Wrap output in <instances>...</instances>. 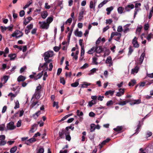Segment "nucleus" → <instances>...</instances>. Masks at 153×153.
<instances>
[{
    "mask_svg": "<svg viewBox=\"0 0 153 153\" xmlns=\"http://www.w3.org/2000/svg\"><path fill=\"white\" fill-rule=\"evenodd\" d=\"M8 79V76H3V79L4 80V83H6Z\"/></svg>",
    "mask_w": 153,
    "mask_h": 153,
    "instance_id": "59",
    "label": "nucleus"
},
{
    "mask_svg": "<svg viewBox=\"0 0 153 153\" xmlns=\"http://www.w3.org/2000/svg\"><path fill=\"white\" fill-rule=\"evenodd\" d=\"M90 131L91 132L94 131L95 129V125L94 124H92L90 126Z\"/></svg>",
    "mask_w": 153,
    "mask_h": 153,
    "instance_id": "23",
    "label": "nucleus"
},
{
    "mask_svg": "<svg viewBox=\"0 0 153 153\" xmlns=\"http://www.w3.org/2000/svg\"><path fill=\"white\" fill-rule=\"evenodd\" d=\"M109 50H107L105 53L104 54V57L106 56H107L109 54Z\"/></svg>",
    "mask_w": 153,
    "mask_h": 153,
    "instance_id": "64",
    "label": "nucleus"
},
{
    "mask_svg": "<svg viewBox=\"0 0 153 153\" xmlns=\"http://www.w3.org/2000/svg\"><path fill=\"white\" fill-rule=\"evenodd\" d=\"M81 56H83L84 53L85 51L84 49V47L83 48H81Z\"/></svg>",
    "mask_w": 153,
    "mask_h": 153,
    "instance_id": "53",
    "label": "nucleus"
},
{
    "mask_svg": "<svg viewBox=\"0 0 153 153\" xmlns=\"http://www.w3.org/2000/svg\"><path fill=\"white\" fill-rule=\"evenodd\" d=\"M65 130L63 129L61 131H59V136L61 138H63L62 137V136L64 134H65Z\"/></svg>",
    "mask_w": 153,
    "mask_h": 153,
    "instance_id": "18",
    "label": "nucleus"
},
{
    "mask_svg": "<svg viewBox=\"0 0 153 153\" xmlns=\"http://www.w3.org/2000/svg\"><path fill=\"white\" fill-rule=\"evenodd\" d=\"M121 36V34L117 32H113L111 33V39H112V38L114 36Z\"/></svg>",
    "mask_w": 153,
    "mask_h": 153,
    "instance_id": "15",
    "label": "nucleus"
},
{
    "mask_svg": "<svg viewBox=\"0 0 153 153\" xmlns=\"http://www.w3.org/2000/svg\"><path fill=\"white\" fill-rule=\"evenodd\" d=\"M49 70L50 71H51L52 70V69L53 68V65L52 63H50L49 65Z\"/></svg>",
    "mask_w": 153,
    "mask_h": 153,
    "instance_id": "60",
    "label": "nucleus"
},
{
    "mask_svg": "<svg viewBox=\"0 0 153 153\" xmlns=\"http://www.w3.org/2000/svg\"><path fill=\"white\" fill-rule=\"evenodd\" d=\"M96 103V100H92L90 101L89 102H88V105L91 107L92 105L94 104H95Z\"/></svg>",
    "mask_w": 153,
    "mask_h": 153,
    "instance_id": "21",
    "label": "nucleus"
},
{
    "mask_svg": "<svg viewBox=\"0 0 153 153\" xmlns=\"http://www.w3.org/2000/svg\"><path fill=\"white\" fill-rule=\"evenodd\" d=\"M45 7L46 9H49L50 8V6L48 5V4L47 3H46L45 4Z\"/></svg>",
    "mask_w": 153,
    "mask_h": 153,
    "instance_id": "63",
    "label": "nucleus"
},
{
    "mask_svg": "<svg viewBox=\"0 0 153 153\" xmlns=\"http://www.w3.org/2000/svg\"><path fill=\"white\" fill-rule=\"evenodd\" d=\"M113 104V101L111 100H110L107 102L106 105L107 106H109L110 105H112Z\"/></svg>",
    "mask_w": 153,
    "mask_h": 153,
    "instance_id": "39",
    "label": "nucleus"
},
{
    "mask_svg": "<svg viewBox=\"0 0 153 153\" xmlns=\"http://www.w3.org/2000/svg\"><path fill=\"white\" fill-rule=\"evenodd\" d=\"M25 77L22 75L20 76L17 78V80L19 82L23 81L25 79Z\"/></svg>",
    "mask_w": 153,
    "mask_h": 153,
    "instance_id": "17",
    "label": "nucleus"
},
{
    "mask_svg": "<svg viewBox=\"0 0 153 153\" xmlns=\"http://www.w3.org/2000/svg\"><path fill=\"white\" fill-rule=\"evenodd\" d=\"M7 130H13L14 129L16 128V126L14 125V122H10L7 124Z\"/></svg>",
    "mask_w": 153,
    "mask_h": 153,
    "instance_id": "4",
    "label": "nucleus"
},
{
    "mask_svg": "<svg viewBox=\"0 0 153 153\" xmlns=\"http://www.w3.org/2000/svg\"><path fill=\"white\" fill-rule=\"evenodd\" d=\"M9 51V50L7 47H6L4 51V56L5 57L6 56V54L8 53Z\"/></svg>",
    "mask_w": 153,
    "mask_h": 153,
    "instance_id": "28",
    "label": "nucleus"
},
{
    "mask_svg": "<svg viewBox=\"0 0 153 153\" xmlns=\"http://www.w3.org/2000/svg\"><path fill=\"white\" fill-rule=\"evenodd\" d=\"M15 106L14 107V108L15 109H16L18 108H19V101L18 100H17L15 102Z\"/></svg>",
    "mask_w": 153,
    "mask_h": 153,
    "instance_id": "34",
    "label": "nucleus"
},
{
    "mask_svg": "<svg viewBox=\"0 0 153 153\" xmlns=\"http://www.w3.org/2000/svg\"><path fill=\"white\" fill-rule=\"evenodd\" d=\"M39 24L40 25V27L42 29H47L49 27V25L46 22H39Z\"/></svg>",
    "mask_w": 153,
    "mask_h": 153,
    "instance_id": "2",
    "label": "nucleus"
},
{
    "mask_svg": "<svg viewBox=\"0 0 153 153\" xmlns=\"http://www.w3.org/2000/svg\"><path fill=\"white\" fill-rule=\"evenodd\" d=\"M79 83L78 82H76L71 84V85L72 87H77L79 85Z\"/></svg>",
    "mask_w": 153,
    "mask_h": 153,
    "instance_id": "32",
    "label": "nucleus"
},
{
    "mask_svg": "<svg viewBox=\"0 0 153 153\" xmlns=\"http://www.w3.org/2000/svg\"><path fill=\"white\" fill-rule=\"evenodd\" d=\"M123 30V27L122 26H119L118 27L117 31L118 32H121Z\"/></svg>",
    "mask_w": 153,
    "mask_h": 153,
    "instance_id": "44",
    "label": "nucleus"
},
{
    "mask_svg": "<svg viewBox=\"0 0 153 153\" xmlns=\"http://www.w3.org/2000/svg\"><path fill=\"white\" fill-rule=\"evenodd\" d=\"M98 69H96V68H93L90 71L91 72L90 73H89V75H90V74H93V73H95L96 71H97Z\"/></svg>",
    "mask_w": 153,
    "mask_h": 153,
    "instance_id": "36",
    "label": "nucleus"
},
{
    "mask_svg": "<svg viewBox=\"0 0 153 153\" xmlns=\"http://www.w3.org/2000/svg\"><path fill=\"white\" fill-rule=\"evenodd\" d=\"M139 69V68L137 66H136L134 68L131 70V74H134V73H137Z\"/></svg>",
    "mask_w": 153,
    "mask_h": 153,
    "instance_id": "13",
    "label": "nucleus"
},
{
    "mask_svg": "<svg viewBox=\"0 0 153 153\" xmlns=\"http://www.w3.org/2000/svg\"><path fill=\"white\" fill-rule=\"evenodd\" d=\"M84 83H85L81 85V88H86L88 86L90 85H91V84L90 83L87 84V82H85Z\"/></svg>",
    "mask_w": 153,
    "mask_h": 153,
    "instance_id": "29",
    "label": "nucleus"
},
{
    "mask_svg": "<svg viewBox=\"0 0 153 153\" xmlns=\"http://www.w3.org/2000/svg\"><path fill=\"white\" fill-rule=\"evenodd\" d=\"M153 13V7H152V8L150 11L149 14V19H150L151 18L152 16V14Z\"/></svg>",
    "mask_w": 153,
    "mask_h": 153,
    "instance_id": "43",
    "label": "nucleus"
},
{
    "mask_svg": "<svg viewBox=\"0 0 153 153\" xmlns=\"http://www.w3.org/2000/svg\"><path fill=\"white\" fill-rule=\"evenodd\" d=\"M62 71V69L61 68H59L57 70V75H59Z\"/></svg>",
    "mask_w": 153,
    "mask_h": 153,
    "instance_id": "56",
    "label": "nucleus"
},
{
    "mask_svg": "<svg viewBox=\"0 0 153 153\" xmlns=\"http://www.w3.org/2000/svg\"><path fill=\"white\" fill-rule=\"evenodd\" d=\"M9 57H16V55L15 53L10 54L8 55Z\"/></svg>",
    "mask_w": 153,
    "mask_h": 153,
    "instance_id": "57",
    "label": "nucleus"
},
{
    "mask_svg": "<svg viewBox=\"0 0 153 153\" xmlns=\"http://www.w3.org/2000/svg\"><path fill=\"white\" fill-rule=\"evenodd\" d=\"M122 126H118L116 128H114V130L116 131H121L122 129Z\"/></svg>",
    "mask_w": 153,
    "mask_h": 153,
    "instance_id": "27",
    "label": "nucleus"
},
{
    "mask_svg": "<svg viewBox=\"0 0 153 153\" xmlns=\"http://www.w3.org/2000/svg\"><path fill=\"white\" fill-rule=\"evenodd\" d=\"M41 74L39 73L37 76H34V79L35 80H37L38 79H40L42 76Z\"/></svg>",
    "mask_w": 153,
    "mask_h": 153,
    "instance_id": "30",
    "label": "nucleus"
},
{
    "mask_svg": "<svg viewBox=\"0 0 153 153\" xmlns=\"http://www.w3.org/2000/svg\"><path fill=\"white\" fill-rule=\"evenodd\" d=\"M21 125V120H19L17 122L16 124V126L18 127H20Z\"/></svg>",
    "mask_w": 153,
    "mask_h": 153,
    "instance_id": "58",
    "label": "nucleus"
},
{
    "mask_svg": "<svg viewBox=\"0 0 153 153\" xmlns=\"http://www.w3.org/2000/svg\"><path fill=\"white\" fill-rule=\"evenodd\" d=\"M108 0H105L103 1L102 2L100 3L98 6V8H100L102 7L107 2H108Z\"/></svg>",
    "mask_w": 153,
    "mask_h": 153,
    "instance_id": "20",
    "label": "nucleus"
},
{
    "mask_svg": "<svg viewBox=\"0 0 153 153\" xmlns=\"http://www.w3.org/2000/svg\"><path fill=\"white\" fill-rule=\"evenodd\" d=\"M74 34L76 36L81 37L82 35V33L81 31H79L78 29H76L74 32Z\"/></svg>",
    "mask_w": 153,
    "mask_h": 153,
    "instance_id": "8",
    "label": "nucleus"
},
{
    "mask_svg": "<svg viewBox=\"0 0 153 153\" xmlns=\"http://www.w3.org/2000/svg\"><path fill=\"white\" fill-rule=\"evenodd\" d=\"M82 40L80 39L79 40V44L81 47V48H83L84 47V45L82 44Z\"/></svg>",
    "mask_w": 153,
    "mask_h": 153,
    "instance_id": "62",
    "label": "nucleus"
},
{
    "mask_svg": "<svg viewBox=\"0 0 153 153\" xmlns=\"http://www.w3.org/2000/svg\"><path fill=\"white\" fill-rule=\"evenodd\" d=\"M95 5L94 4V2L93 1H91L90 2L89 7L91 9H95Z\"/></svg>",
    "mask_w": 153,
    "mask_h": 153,
    "instance_id": "26",
    "label": "nucleus"
},
{
    "mask_svg": "<svg viewBox=\"0 0 153 153\" xmlns=\"http://www.w3.org/2000/svg\"><path fill=\"white\" fill-rule=\"evenodd\" d=\"M23 33L20 30H17L15 31L12 35V37H15L16 38L20 37L22 36Z\"/></svg>",
    "mask_w": 153,
    "mask_h": 153,
    "instance_id": "1",
    "label": "nucleus"
},
{
    "mask_svg": "<svg viewBox=\"0 0 153 153\" xmlns=\"http://www.w3.org/2000/svg\"><path fill=\"white\" fill-rule=\"evenodd\" d=\"M36 141V139L34 138H32L27 140V142L30 143H32Z\"/></svg>",
    "mask_w": 153,
    "mask_h": 153,
    "instance_id": "33",
    "label": "nucleus"
},
{
    "mask_svg": "<svg viewBox=\"0 0 153 153\" xmlns=\"http://www.w3.org/2000/svg\"><path fill=\"white\" fill-rule=\"evenodd\" d=\"M95 51L98 53H101L103 50V48L101 46L100 47H95Z\"/></svg>",
    "mask_w": 153,
    "mask_h": 153,
    "instance_id": "9",
    "label": "nucleus"
},
{
    "mask_svg": "<svg viewBox=\"0 0 153 153\" xmlns=\"http://www.w3.org/2000/svg\"><path fill=\"white\" fill-rule=\"evenodd\" d=\"M124 28L123 32L124 33H126L127 31L129 30V28L128 27H124Z\"/></svg>",
    "mask_w": 153,
    "mask_h": 153,
    "instance_id": "61",
    "label": "nucleus"
},
{
    "mask_svg": "<svg viewBox=\"0 0 153 153\" xmlns=\"http://www.w3.org/2000/svg\"><path fill=\"white\" fill-rule=\"evenodd\" d=\"M25 14V12L24 10H22L19 12V16L20 17H23Z\"/></svg>",
    "mask_w": 153,
    "mask_h": 153,
    "instance_id": "45",
    "label": "nucleus"
},
{
    "mask_svg": "<svg viewBox=\"0 0 153 153\" xmlns=\"http://www.w3.org/2000/svg\"><path fill=\"white\" fill-rule=\"evenodd\" d=\"M60 82L64 85L65 84V81L63 77H61L60 79Z\"/></svg>",
    "mask_w": 153,
    "mask_h": 153,
    "instance_id": "37",
    "label": "nucleus"
},
{
    "mask_svg": "<svg viewBox=\"0 0 153 153\" xmlns=\"http://www.w3.org/2000/svg\"><path fill=\"white\" fill-rule=\"evenodd\" d=\"M88 66V64L86 63L81 68V69H84L85 68Z\"/></svg>",
    "mask_w": 153,
    "mask_h": 153,
    "instance_id": "47",
    "label": "nucleus"
},
{
    "mask_svg": "<svg viewBox=\"0 0 153 153\" xmlns=\"http://www.w3.org/2000/svg\"><path fill=\"white\" fill-rule=\"evenodd\" d=\"M60 48L58 46H55L53 48L54 50L56 52H58L60 49Z\"/></svg>",
    "mask_w": 153,
    "mask_h": 153,
    "instance_id": "49",
    "label": "nucleus"
},
{
    "mask_svg": "<svg viewBox=\"0 0 153 153\" xmlns=\"http://www.w3.org/2000/svg\"><path fill=\"white\" fill-rule=\"evenodd\" d=\"M135 102H133L134 104H138L141 102V100L140 99H138L137 100H134Z\"/></svg>",
    "mask_w": 153,
    "mask_h": 153,
    "instance_id": "50",
    "label": "nucleus"
},
{
    "mask_svg": "<svg viewBox=\"0 0 153 153\" xmlns=\"http://www.w3.org/2000/svg\"><path fill=\"white\" fill-rule=\"evenodd\" d=\"M17 150V147L15 146L12 147L10 149V153H14Z\"/></svg>",
    "mask_w": 153,
    "mask_h": 153,
    "instance_id": "25",
    "label": "nucleus"
},
{
    "mask_svg": "<svg viewBox=\"0 0 153 153\" xmlns=\"http://www.w3.org/2000/svg\"><path fill=\"white\" fill-rule=\"evenodd\" d=\"M112 61L111 58H107L106 61V63L108 64H111Z\"/></svg>",
    "mask_w": 153,
    "mask_h": 153,
    "instance_id": "40",
    "label": "nucleus"
},
{
    "mask_svg": "<svg viewBox=\"0 0 153 153\" xmlns=\"http://www.w3.org/2000/svg\"><path fill=\"white\" fill-rule=\"evenodd\" d=\"M54 52L53 51H49L45 52L43 56L45 57H51L54 56Z\"/></svg>",
    "mask_w": 153,
    "mask_h": 153,
    "instance_id": "5",
    "label": "nucleus"
},
{
    "mask_svg": "<svg viewBox=\"0 0 153 153\" xmlns=\"http://www.w3.org/2000/svg\"><path fill=\"white\" fill-rule=\"evenodd\" d=\"M140 121H139V124L137 126V128L136 130V132H138L139 131V129L141 127V125L140 124Z\"/></svg>",
    "mask_w": 153,
    "mask_h": 153,
    "instance_id": "55",
    "label": "nucleus"
},
{
    "mask_svg": "<svg viewBox=\"0 0 153 153\" xmlns=\"http://www.w3.org/2000/svg\"><path fill=\"white\" fill-rule=\"evenodd\" d=\"M53 107H54L55 106H56V108L57 109L59 107L58 105V102L54 101L53 102Z\"/></svg>",
    "mask_w": 153,
    "mask_h": 153,
    "instance_id": "35",
    "label": "nucleus"
},
{
    "mask_svg": "<svg viewBox=\"0 0 153 153\" xmlns=\"http://www.w3.org/2000/svg\"><path fill=\"white\" fill-rule=\"evenodd\" d=\"M72 21V19L71 18H69L65 22V23L66 24H67L68 23H69V25L71 24Z\"/></svg>",
    "mask_w": 153,
    "mask_h": 153,
    "instance_id": "46",
    "label": "nucleus"
},
{
    "mask_svg": "<svg viewBox=\"0 0 153 153\" xmlns=\"http://www.w3.org/2000/svg\"><path fill=\"white\" fill-rule=\"evenodd\" d=\"M152 37V33L149 34L146 37V39L149 41H150V39Z\"/></svg>",
    "mask_w": 153,
    "mask_h": 153,
    "instance_id": "42",
    "label": "nucleus"
},
{
    "mask_svg": "<svg viewBox=\"0 0 153 153\" xmlns=\"http://www.w3.org/2000/svg\"><path fill=\"white\" fill-rule=\"evenodd\" d=\"M53 20V17H49L47 19L46 22L49 25L52 22Z\"/></svg>",
    "mask_w": 153,
    "mask_h": 153,
    "instance_id": "24",
    "label": "nucleus"
},
{
    "mask_svg": "<svg viewBox=\"0 0 153 153\" xmlns=\"http://www.w3.org/2000/svg\"><path fill=\"white\" fill-rule=\"evenodd\" d=\"M113 21L111 19H106V24H111L112 22Z\"/></svg>",
    "mask_w": 153,
    "mask_h": 153,
    "instance_id": "41",
    "label": "nucleus"
},
{
    "mask_svg": "<svg viewBox=\"0 0 153 153\" xmlns=\"http://www.w3.org/2000/svg\"><path fill=\"white\" fill-rule=\"evenodd\" d=\"M124 89H122L121 88H120L119 90V91L117 92L116 95L118 97L121 96L123 94H124Z\"/></svg>",
    "mask_w": 153,
    "mask_h": 153,
    "instance_id": "10",
    "label": "nucleus"
},
{
    "mask_svg": "<svg viewBox=\"0 0 153 153\" xmlns=\"http://www.w3.org/2000/svg\"><path fill=\"white\" fill-rule=\"evenodd\" d=\"M97 58H93V63L96 65H97L98 62H97Z\"/></svg>",
    "mask_w": 153,
    "mask_h": 153,
    "instance_id": "51",
    "label": "nucleus"
},
{
    "mask_svg": "<svg viewBox=\"0 0 153 153\" xmlns=\"http://www.w3.org/2000/svg\"><path fill=\"white\" fill-rule=\"evenodd\" d=\"M114 9V7L113 6H111L109 7H108L106 9V10L107 11V14L109 15L111 13V12Z\"/></svg>",
    "mask_w": 153,
    "mask_h": 153,
    "instance_id": "16",
    "label": "nucleus"
},
{
    "mask_svg": "<svg viewBox=\"0 0 153 153\" xmlns=\"http://www.w3.org/2000/svg\"><path fill=\"white\" fill-rule=\"evenodd\" d=\"M137 38L135 37L132 41V43L133 44L134 47L136 48H138L139 46V45L137 42Z\"/></svg>",
    "mask_w": 153,
    "mask_h": 153,
    "instance_id": "6",
    "label": "nucleus"
},
{
    "mask_svg": "<svg viewBox=\"0 0 153 153\" xmlns=\"http://www.w3.org/2000/svg\"><path fill=\"white\" fill-rule=\"evenodd\" d=\"M114 92L115 91L114 90H109L108 91H106V92L105 93V95H108V94H110L111 96H112L114 93Z\"/></svg>",
    "mask_w": 153,
    "mask_h": 153,
    "instance_id": "19",
    "label": "nucleus"
},
{
    "mask_svg": "<svg viewBox=\"0 0 153 153\" xmlns=\"http://www.w3.org/2000/svg\"><path fill=\"white\" fill-rule=\"evenodd\" d=\"M41 15L42 18L45 19L48 15V12L46 11H44L41 13Z\"/></svg>",
    "mask_w": 153,
    "mask_h": 153,
    "instance_id": "14",
    "label": "nucleus"
},
{
    "mask_svg": "<svg viewBox=\"0 0 153 153\" xmlns=\"http://www.w3.org/2000/svg\"><path fill=\"white\" fill-rule=\"evenodd\" d=\"M126 7L130 9H132L134 8V6L133 4H131L130 5H128Z\"/></svg>",
    "mask_w": 153,
    "mask_h": 153,
    "instance_id": "54",
    "label": "nucleus"
},
{
    "mask_svg": "<svg viewBox=\"0 0 153 153\" xmlns=\"http://www.w3.org/2000/svg\"><path fill=\"white\" fill-rule=\"evenodd\" d=\"M95 51V47H93L89 50L88 52V53L89 54H92Z\"/></svg>",
    "mask_w": 153,
    "mask_h": 153,
    "instance_id": "22",
    "label": "nucleus"
},
{
    "mask_svg": "<svg viewBox=\"0 0 153 153\" xmlns=\"http://www.w3.org/2000/svg\"><path fill=\"white\" fill-rule=\"evenodd\" d=\"M6 143V141L5 140H1L0 143V146L4 145Z\"/></svg>",
    "mask_w": 153,
    "mask_h": 153,
    "instance_id": "52",
    "label": "nucleus"
},
{
    "mask_svg": "<svg viewBox=\"0 0 153 153\" xmlns=\"http://www.w3.org/2000/svg\"><path fill=\"white\" fill-rule=\"evenodd\" d=\"M110 140V139L109 138H107L106 140H104L101 144H99V146L100 149H101L102 147V145H105L106 143L108 142Z\"/></svg>",
    "mask_w": 153,
    "mask_h": 153,
    "instance_id": "11",
    "label": "nucleus"
},
{
    "mask_svg": "<svg viewBox=\"0 0 153 153\" xmlns=\"http://www.w3.org/2000/svg\"><path fill=\"white\" fill-rule=\"evenodd\" d=\"M0 28L2 32H4V31H5L7 29V27H3L2 26H1Z\"/></svg>",
    "mask_w": 153,
    "mask_h": 153,
    "instance_id": "48",
    "label": "nucleus"
},
{
    "mask_svg": "<svg viewBox=\"0 0 153 153\" xmlns=\"http://www.w3.org/2000/svg\"><path fill=\"white\" fill-rule=\"evenodd\" d=\"M123 8L122 7H119L117 9V10L119 13L121 14L123 12Z\"/></svg>",
    "mask_w": 153,
    "mask_h": 153,
    "instance_id": "31",
    "label": "nucleus"
},
{
    "mask_svg": "<svg viewBox=\"0 0 153 153\" xmlns=\"http://www.w3.org/2000/svg\"><path fill=\"white\" fill-rule=\"evenodd\" d=\"M34 96L36 99H39L40 97V91H35Z\"/></svg>",
    "mask_w": 153,
    "mask_h": 153,
    "instance_id": "12",
    "label": "nucleus"
},
{
    "mask_svg": "<svg viewBox=\"0 0 153 153\" xmlns=\"http://www.w3.org/2000/svg\"><path fill=\"white\" fill-rule=\"evenodd\" d=\"M44 149L43 148H41L38 150L37 153H44Z\"/></svg>",
    "mask_w": 153,
    "mask_h": 153,
    "instance_id": "38",
    "label": "nucleus"
},
{
    "mask_svg": "<svg viewBox=\"0 0 153 153\" xmlns=\"http://www.w3.org/2000/svg\"><path fill=\"white\" fill-rule=\"evenodd\" d=\"M85 10L83 9H82L80 11V12L79 13V16L78 17V20L79 21H81L83 18V15L84 14Z\"/></svg>",
    "mask_w": 153,
    "mask_h": 153,
    "instance_id": "7",
    "label": "nucleus"
},
{
    "mask_svg": "<svg viewBox=\"0 0 153 153\" xmlns=\"http://www.w3.org/2000/svg\"><path fill=\"white\" fill-rule=\"evenodd\" d=\"M45 61V62L44 63L43 65H42L41 66V68H43L45 67V68H46L45 70H47L48 69V64L50 62H51L52 61V60L51 59H49V58H44Z\"/></svg>",
    "mask_w": 153,
    "mask_h": 153,
    "instance_id": "3",
    "label": "nucleus"
}]
</instances>
